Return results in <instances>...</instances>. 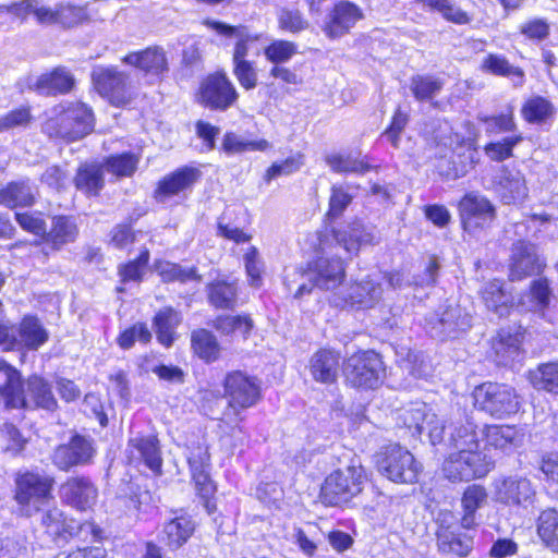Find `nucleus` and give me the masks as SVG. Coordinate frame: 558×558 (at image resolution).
<instances>
[{
    "instance_id": "nucleus-60",
    "label": "nucleus",
    "mask_w": 558,
    "mask_h": 558,
    "mask_svg": "<svg viewBox=\"0 0 558 558\" xmlns=\"http://www.w3.org/2000/svg\"><path fill=\"white\" fill-rule=\"evenodd\" d=\"M151 339V332L148 327L143 323H137L132 327L123 330L117 341L120 348L128 350L132 348L135 341H140L142 343H148Z\"/></svg>"
},
{
    "instance_id": "nucleus-10",
    "label": "nucleus",
    "mask_w": 558,
    "mask_h": 558,
    "mask_svg": "<svg viewBox=\"0 0 558 558\" xmlns=\"http://www.w3.org/2000/svg\"><path fill=\"white\" fill-rule=\"evenodd\" d=\"M384 292L380 272H375L342 289L333 299V303L337 306L372 308L383 299Z\"/></svg>"
},
{
    "instance_id": "nucleus-17",
    "label": "nucleus",
    "mask_w": 558,
    "mask_h": 558,
    "mask_svg": "<svg viewBox=\"0 0 558 558\" xmlns=\"http://www.w3.org/2000/svg\"><path fill=\"white\" fill-rule=\"evenodd\" d=\"M225 393L229 398L231 408L243 410L253 407L257 402L260 388L255 377L236 371L226 376Z\"/></svg>"
},
{
    "instance_id": "nucleus-5",
    "label": "nucleus",
    "mask_w": 558,
    "mask_h": 558,
    "mask_svg": "<svg viewBox=\"0 0 558 558\" xmlns=\"http://www.w3.org/2000/svg\"><path fill=\"white\" fill-rule=\"evenodd\" d=\"M368 481L362 464L352 463L330 473L322 486L323 502L328 506H342L360 495Z\"/></svg>"
},
{
    "instance_id": "nucleus-3",
    "label": "nucleus",
    "mask_w": 558,
    "mask_h": 558,
    "mask_svg": "<svg viewBox=\"0 0 558 558\" xmlns=\"http://www.w3.org/2000/svg\"><path fill=\"white\" fill-rule=\"evenodd\" d=\"M0 374L4 377V384L0 385V396L7 408H41L49 411L56 409L57 401L44 378L31 376L25 390L20 372L4 360H0Z\"/></svg>"
},
{
    "instance_id": "nucleus-54",
    "label": "nucleus",
    "mask_w": 558,
    "mask_h": 558,
    "mask_svg": "<svg viewBox=\"0 0 558 558\" xmlns=\"http://www.w3.org/2000/svg\"><path fill=\"white\" fill-rule=\"evenodd\" d=\"M155 269L163 281L178 280L185 282L189 280H201V277L196 274L195 268L185 269L180 265L170 262H158L155 265Z\"/></svg>"
},
{
    "instance_id": "nucleus-6",
    "label": "nucleus",
    "mask_w": 558,
    "mask_h": 558,
    "mask_svg": "<svg viewBox=\"0 0 558 558\" xmlns=\"http://www.w3.org/2000/svg\"><path fill=\"white\" fill-rule=\"evenodd\" d=\"M377 468L391 482L403 484L415 483L421 472L413 454L399 445L387 446L378 453Z\"/></svg>"
},
{
    "instance_id": "nucleus-42",
    "label": "nucleus",
    "mask_w": 558,
    "mask_h": 558,
    "mask_svg": "<svg viewBox=\"0 0 558 558\" xmlns=\"http://www.w3.org/2000/svg\"><path fill=\"white\" fill-rule=\"evenodd\" d=\"M530 381L536 389L558 395V362L538 365L530 372Z\"/></svg>"
},
{
    "instance_id": "nucleus-38",
    "label": "nucleus",
    "mask_w": 558,
    "mask_h": 558,
    "mask_svg": "<svg viewBox=\"0 0 558 558\" xmlns=\"http://www.w3.org/2000/svg\"><path fill=\"white\" fill-rule=\"evenodd\" d=\"M520 343L521 333H511L501 330L493 342V350L495 352L497 363L508 365L518 357Z\"/></svg>"
},
{
    "instance_id": "nucleus-62",
    "label": "nucleus",
    "mask_w": 558,
    "mask_h": 558,
    "mask_svg": "<svg viewBox=\"0 0 558 558\" xmlns=\"http://www.w3.org/2000/svg\"><path fill=\"white\" fill-rule=\"evenodd\" d=\"M279 27L290 33H300L308 27V22L296 9L282 8L278 13Z\"/></svg>"
},
{
    "instance_id": "nucleus-49",
    "label": "nucleus",
    "mask_w": 558,
    "mask_h": 558,
    "mask_svg": "<svg viewBox=\"0 0 558 558\" xmlns=\"http://www.w3.org/2000/svg\"><path fill=\"white\" fill-rule=\"evenodd\" d=\"M478 120L485 124V132L488 135L517 131V123L514 121L512 108H509L507 112L496 116L481 114L478 116Z\"/></svg>"
},
{
    "instance_id": "nucleus-23",
    "label": "nucleus",
    "mask_w": 558,
    "mask_h": 558,
    "mask_svg": "<svg viewBox=\"0 0 558 558\" xmlns=\"http://www.w3.org/2000/svg\"><path fill=\"white\" fill-rule=\"evenodd\" d=\"M62 499L78 510L92 508L97 499V489L87 477H71L60 488Z\"/></svg>"
},
{
    "instance_id": "nucleus-56",
    "label": "nucleus",
    "mask_w": 558,
    "mask_h": 558,
    "mask_svg": "<svg viewBox=\"0 0 558 558\" xmlns=\"http://www.w3.org/2000/svg\"><path fill=\"white\" fill-rule=\"evenodd\" d=\"M438 547L442 553L453 554L459 557H464L469 554L472 547V542L469 538H461L448 531H441L437 535Z\"/></svg>"
},
{
    "instance_id": "nucleus-51",
    "label": "nucleus",
    "mask_w": 558,
    "mask_h": 558,
    "mask_svg": "<svg viewBox=\"0 0 558 558\" xmlns=\"http://www.w3.org/2000/svg\"><path fill=\"white\" fill-rule=\"evenodd\" d=\"M441 80L430 75H416L411 80V90L417 100H429L442 89Z\"/></svg>"
},
{
    "instance_id": "nucleus-58",
    "label": "nucleus",
    "mask_w": 558,
    "mask_h": 558,
    "mask_svg": "<svg viewBox=\"0 0 558 558\" xmlns=\"http://www.w3.org/2000/svg\"><path fill=\"white\" fill-rule=\"evenodd\" d=\"M243 260L250 286L259 288L262 286L264 263L260 258L258 250L255 246H250L243 255Z\"/></svg>"
},
{
    "instance_id": "nucleus-8",
    "label": "nucleus",
    "mask_w": 558,
    "mask_h": 558,
    "mask_svg": "<svg viewBox=\"0 0 558 558\" xmlns=\"http://www.w3.org/2000/svg\"><path fill=\"white\" fill-rule=\"evenodd\" d=\"M53 478L41 473L25 472L15 480V500L26 515L37 512L51 497Z\"/></svg>"
},
{
    "instance_id": "nucleus-40",
    "label": "nucleus",
    "mask_w": 558,
    "mask_h": 558,
    "mask_svg": "<svg viewBox=\"0 0 558 558\" xmlns=\"http://www.w3.org/2000/svg\"><path fill=\"white\" fill-rule=\"evenodd\" d=\"M537 534L544 545L558 554V511L546 509L537 518Z\"/></svg>"
},
{
    "instance_id": "nucleus-61",
    "label": "nucleus",
    "mask_w": 558,
    "mask_h": 558,
    "mask_svg": "<svg viewBox=\"0 0 558 558\" xmlns=\"http://www.w3.org/2000/svg\"><path fill=\"white\" fill-rule=\"evenodd\" d=\"M33 120L28 107H20L0 117V133L8 132L16 128H26Z\"/></svg>"
},
{
    "instance_id": "nucleus-34",
    "label": "nucleus",
    "mask_w": 558,
    "mask_h": 558,
    "mask_svg": "<svg viewBox=\"0 0 558 558\" xmlns=\"http://www.w3.org/2000/svg\"><path fill=\"white\" fill-rule=\"evenodd\" d=\"M486 447L502 452H510L515 449L520 441L521 435L514 426L510 425H490L484 432Z\"/></svg>"
},
{
    "instance_id": "nucleus-21",
    "label": "nucleus",
    "mask_w": 558,
    "mask_h": 558,
    "mask_svg": "<svg viewBox=\"0 0 558 558\" xmlns=\"http://www.w3.org/2000/svg\"><path fill=\"white\" fill-rule=\"evenodd\" d=\"M128 458L131 463H144L155 474L161 472L162 459L155 436H135L129 440Z\"/></svg>"
},
{
    "instance_id": "nucleus-15",
    "label": "nucleus",
    "mask_w": 558,
    "mask_h": 558,
    "mask_svg": "<svg viewBox=\"0 0 558 558\" xmlns=\"http://www.w3.org/2000/svg\"><path fill=\"white\" fill-rule=\"evenodd\" d=\"M463 228L469 233L488 227L496 217L494 205L483 195L466 194L459 204Z\"/></svg>"
},
{
    "instance_id": "nucleus-33",
    "label": "nucleus",
    "mask_w": 558,
    "mask_h": 558,
    "mask_svg": "<svg viewBox=\"0 0 558 558\" xmlns=\"http://www.w3.org/2000/svg\"><path fill=\"white\" fill-rule=\"evenodd\" d=\"M194 523L187 515L175 517L167 522L160 534V542L171 550L180 548L194 532Z\"/></svg>"
},
{
    "instance_id": "nucleus-4",
    "label": "nucleus",
    "mask_w": 558,
    "mask_h": 558,
    "mask_svg": "<svg viewBox=\"0 0 558 558\" xmlns=\"http://www.w3.org/2000/svg\"><path fill=\"white\" fill-rule=\"evenodd\" d=\"M95 118L90 107L82 101H65L54 106L43 124V132L51 138L74 142L94 130Z\"/></svg>"
},
{
    "instance_id": "nucleus-64",
    "label": "nucleus",
    "mask_w": 558,
    "mask_h": 558,
    "mask_svg": "<svg viewBox=\"0 0 558 558\" xmlns=\"http://www.w3.org/2000/svg\"><path fill=\"white\" fill-rule=\"evenodd\" d=\"M0 432L2 440L5 444V451L16 456L24 450L26 439L13 424L4 423Z\"/></svg>"
},
{
    "instance_id": "nucleus-14",
    "label": "nucleus",
    "mask_w": 558,
    "mask_h": 558,
    "mask_svg": "<svg viewBox=\"0 0 558 558\" xmlns=\"http://www.w3.org/2000/svg\"><path fill=\"white\" fill-rule=\"evenodd\" d=\"M239 95L225 73L207 76L201 87L198 100L205 107L215 110H226L238 99Z\"/></svg>"
},
{
    "instance_id": "nucleus-53",
    "label": "nucleus",
    "mask_w": 558,
    "mask_h": 558,
    "mask_svg": "<svg viewBox=\"0 0 558 558\" xmlns=\"http://www.w3.org/2000/svg\"><path fill=\"white\" fill-rule=\"evenodd\" d=\"M140 157L135 154L123 153L110 156L106 160V169L116 177H131L138 165Z\"/></svg>"
},
{
    "instance_id": "nucleus-55",
    "label": "nucleus",
    "mask_w": 558,
    "mask_h": 558,
    "mask_svg": "<svg viewBox=\"0 0 558 558\" xmlns=\"http://www.w3.org/2000/svg\"><path fill=\"white\" fill-rule=\"evenodd\" d=\"M43 525L46 527V532L52 537H66V534L71 535L73 526H71L64 515L63 512L58 508L49 509L43 515Z\"/></svg>"
},
{
    "instance_id": "nucleus-35",
    "label": "nucleus",
    "mask_w": 558,
    "mask_h": 558,
    "mask_svg": "<svg viewBox=\"0 0 558 558\" xmlns=\"http://www.w3.org/2000/svg\"><path fill=\"white\" fill-rule=\"evenodd\" d=\"M123 61L134 65L146 73L158 75L167 69L165 53L158 48H148L142 52H133L124 57Z\"/></svg>"
},
{
    "instance_id": "nucleus-22",
    "label": "nucleus",
    "mask_w": 558,
    "mask_h": 558,
    "mask_svg": "<svg viewBox=\"0 0 558 558\" xmlns=\"http://www.w3.org/2000/svg\"><path fill=\"white\" fill-rule=\"evenodd\" d=\"M201 172L192 167H183L166 175L160 180L155 192V197L160 203H166L173 196L185 194L199 179Z\"/></svg>"
},
{
    "instance_id": "nucleus-20",
    "label": "nucleus",
    "mask_w": 558,
    "mask_h": 558,
    "mask_svg": "<svg viewBox=\"0 0 558 558\" xmlns=\"http://www.w3.org/2000/svg\"><path fill=\"white\" fill-rule=\"evenodd\" d=\"M95 453L93 440L80 435L74 436L68 445L59 446L53 452V463L63 471L89 462Z\"/></svg>"
},
{
    "instance_id": "nucleus-30",
    "label": "nucleus",
    "mask_w": 558,
    "mask_h": 558,
    "mask_svg": "<svg viewBox=\"0 0 558 558\" xmlns=\"http://www.w3.org/2000/svg\"><path fill=\"white\" fill-rule=\"evenodd\" d=\"M74 78L64 68H57L49 73L36 77L31 88L40 95L64 94L71 90Z\"/></svg>"
},
{
    "instance_id": "nucleus-25",
    "label": "nucleus",
    "mask_w": 558,
    "mask_h": 558,
    "mask_svg": "<svg viewBox=\"0 0 558 558\" xmlns=\"http://www.w3.org/2000/svg\"><path fill=\"white\" fill-rule=\"evenodd\" d=\"M529 304L526 310L537 313L546 322L554 324L556 322L555 312L558 305L551 304L553 292L547 279L534 280L530 287Z\"/></svg>"
},
{
    "instance_id": "nucleus-52",
    "label": "nucleus",
    "mask_w": 558,
    "mask_h": 558,
    "mask_svg": "<svg viewBox=\"0 0 558 558\" xmlns=\"http://www.w3.org/2000/svg\"><path fill=\"white\" fill-rule=\"evenodd\" d=\"M298 53V45L293 41L277 39L264 49L265 58L279 65L289 62Z\"/></svg>"
},
{
    "instance_id": "nucleus-1",
    "label": "nucleus",
    "mask_w": 558,
    "mask_h": 558,
    "mask_svg": "<svg viewBox=\"0 0 558 558\" xmlns=\"http://www.w3.org/2000/svg\"><path fill=\"white\" fill-rule=\"evenodd\" d=\"M318 240L320 256L308 264L305 276L313 286L323 290L337 288L345 277L343 262L333 255V247L340 246L347 253L355 254L362 246L378 243L375 229L360 221L340 229L326 230Z\"/></svg>"
},
{
    "instance_id": "nucleus-26",
    "label": "nucleus",
    "mask_w": 558,
    "mask_h": 558,
    "mask_svg": "<svg viewBox=\"0 0 558 558\" xmlns=\"http://www.w3.org/2000/svg\"><path fill=\"white\" fill-rule=\"evenodd\" d=\"M339 364V353L328 349H320L311 356L308 369L315 381L332 384L338 378Z\"/></svg>"
},
{
    "instance_id": "nucleus-44",
    "label": "nucleus",
    "mask_w": 558,
    "mask_h": 558,
    "mask_svg": "<svg viewBox=\"0 0 558 558\" xmlns=\"http://www.w3.org/2000/svg\"><path fill=\"white\" fill-rule=\"evenodd\" d=\"M191 343L193 351L202 360L206 362L217 360L220 348L211 332L205 329L194 331L191 337Z\"/></svg>"
},
{
    "instance_id": "nucleus-29",
    "label": "nucleus",
    "mask_w": 558,
    "mask_h": 558,
    "mask_svg": "<svg viewBox=\"0 0 558 558\" xmlns=\"http://www.w3.org/2000/svg\"><path fill=\"white\" fill-rule=\"evenodd\" d=\"M0 12H8L22 20L33 15L39 24H54L58 20L57 8L52 9L39 0H22L11 5H0Z\"/></svg>"
},
{
    "instance_id": "nucleus-7",
    "label": "nucleus",
    "mask_w": 558,
    "mask_h": 558,
    "mask_svg": "<svg viewBox=\"0 0 558 558\" xmlns=\"http://www.w3.org/2000/svg\"><path fill=\"white\" fill-rule=\"evenodd\" d=\"M385 368L374 351L357 352L347 359L343 374L347 383L356 388L374 389L383 380Z\"/></svg>"
},
{
    "instance_id": "nucleus-27",
    "label": "nucleus",
    "mask_w": 558,
    "mask_h": 558,
    "mask_svg": "<svg viewBox=\"0 0 558 558\" xmlns=\"http://www.w3.org/2000/svg\"><path fill=\"white\" fill-rule=\"evenodd\" d=\"M480 68L485 73L509 78L513 87H522L525 83L523 69L510 63L504 54L488 53L483 58Z\"/></svg>"
},
{
    "instance_id": "nucleus-32",
    "label": "nucleus",
    "mask_w": 558,
    "mask_h": 558,
    "mask_svg": "<svg viewBox=\"0 0 558 558\" xmlns=\"http://www.w3.org/2000/svg\"><path fill=\"white\" fill-rule=\"evenodd\" d=\"M482 298L486 307L498 317L508 316L514 305L512 294L505 290L504 283L499 280L486 283L482 291Z\"/></svg>"
},
{
    "instance_id": "nucleus-11",
    "label": "nucleus",
    "mask_w": 558,
    "mask_h": 558,
    "mask_svg": "<svg viewBox=\"0 0 558 558\" xmlns=\"http://www.w3.org/2000/svg\"><path fill=\"white\" fill-rule=\"evenodd\" d=\"M471 327V316L457 304H447L426 318L427 332L433 338H456Z\"/></svg>"
},
{
    "instance_id": "nucleus-46",
    "label": "nucleus",
    "mask_w": 558,
    "mask_h": 558,
    "mask_svg": "<svg viewBox=\"0 0 558 558\" xmlns=\"http://www.w3.org/2000/svg\"><path fill=\"white\" fill-rule=\"evenodd\" d=\"M521 114L530 123L545 122L554 114V106L548 99L534 96L524 102Z\"/></svg>"
},
{
    "instance_id": "nucleus-31",
    "label": "nucleus",
    "mask_w": 558,
    "mask_h": 558,
    "mask_svg": "<svg viewBox=\"0 0 558 558\" xmlns=\"http://www.w3.org/2000/svg\"><path fill=\"white\" fill-rule=\"evenodd\" d=\"M496 191L506 204L523 201L527 195L524 177L515 170L502 169L497 177Z\"/></svg>"
},
{
    "instance_id": "nucleus-2",
    "label": "nucleus",
    "mask_w": 558,
    "mask_h": 558,
    "mask_svg": "<svg viewBox=\"0 0 558 558\" xmlns=\"http://www.w3.org/2000/svg\"><path fill=\"white\" fill-rule=\"evenodd\" d=\"M475 423L465 418L450 427L448 444L456 451L448 454L441 465L442 475L450 482H469L485 477L495 466L494 460L481 451Z\"/></svg>"
},
{
    "instance_id": "nucleus-24",
    "label": "nucleus",
    "mask_w": 558,
    "mask_h": 558,
    "mask_svg": "<svg viewBox=\"0 0 558 558\" xmlns=\"http://www.w3.org/2000/svg\"><path fill=\"white\" fill-rule=\"evenodd\" d=\"M16 350H38L49 339V332L35 316H24L15 326Z\"/></svg>"
},
{
    "instance_id": "nucleus-59",
    "label": "nucleus",
    "mask_w": 558,
    "mask_h": 558,
    "mask_svg": "<svg viewBox=\"0 0 558 558\" xmlns=\"http://www.w3.org/2000/svg\"><path fill=\"white\" fill-rule=\"evenodd\" d=\"M304 165V155L301 153H296L288 157L286 160L281 162L272 163L265 173V181L270 182L271 180L281 177L292 174L301 169Z\"/></svg>"
},
{
    "instance_id": "nucleus-39",
    "label": "nucleus",
    "mask_w": 558,
    "mask_h": 558,
    "mask_svg": "<svg viewBox=\"0 0 558 558\" xmlns=\"http://www.w3.org/2000/svg\"><path fill=\"white\" fill-rule=\"evenodd\" d=\"M180 323L181 316L173 308L168 307L156 314L154 325L157 339L162 345L168 348L173 343L175 329Z\"/></svg>"
},
{
    "instance_id": "nucleus-12",
    "label": "nucleus",
    "mask_w": 558,
    "mask_h": 558,
    "mask_svg": "<svg viewBox=\"0 0 558 558\" xmlns=\"http://www.w3.org/2000/svg\"><path fill=\"white\" fill-rule=\"evenodd\" d=\"M401 420L407 428L413 435H421L424 430L427 432L428 437L433 445L444 440L445 425L437 415L433 412L432 408L424 402H414L404 408L399 413Z\"/></svg>"
},
{
    "instance_id": "nucleus-9",
    "label": "nucleus",
    "mask_w": 558,
    "mask_h": 558,
    "mask_svg": "<svg viewBox=\"0 0 558 558\" xmlns=\"http://www.w3.org/2000/svg\"><path fill=\"white\" fill-rule=\"evenodd\" d=\"M474 398L478 407L496 417L514 414L520 409V397L507 385L485 383L477 387Z\"/></svg>"
},
{
    "instance_id": "nucleus-28",
    "label": "nucleus",
    "mask_w": 558,
    "mask_h": 558,
    "mask_svg": "<svg viewBox=\"0 0 558 558\" xmlns=\"http://www.w3.org/2000/svg\"><path fill=\"white\" fill-rule=\"evenodd\" d=\"M205 24L222 36L236 39L232 54L233 63L247 62L245 58L248 52V46L257 40V36L251 35L245 26H230L221 22L209 20H207Z\"/></svg>"
},
{
    "instance_id": "nucleus-50",
    "label": "nucleus",
    "mask_w": 558,
    "mask_h": 558,
    "mask_svg": "<svg viewBox=\"0 0 558 558\" xmlns=\"http://www.w3.org/2000/svg\"><path fill=\"white\" fill-rule=\"evenodd\" d=\"M215 327L226 335H239L244 339L253 328V322L248 316H220L215 322Z\"/></svg>"
},
{
    "instance_id": "nucleus-19",
    "label": "nucleus",
    "mask_w": 558,
    "mask_h": 558,
    "mask_svg": "<svg viewBox=\"0 0 558 558\" xmlns=\"http://www.w3.org/2000/svg\"><path fill=\"white\" fill-rule=\"evenodd\" d=\"M544 267L534 244L518 241L512 245L509 262V277L512 281L537 275Z\"/></svg>"
},
{
    "instance_id": "nucleus-13",
    "label": "nucleus",
    "mask_w": 558,
    "mask_h": 558,
    "mask_svg": "<svg viewBox=\"0 0 558 558\" xmlns=\"http://www.w3.org/2000/svg\"><path fill=\"white\" fill-rule=\"evenodd\" d=\"M92 78L97 92L114 106H124L132 99L129 76L111 66H96Z\"/></svg>"
},
{
    "instance_id": "nucleus-36",
    "label": "nucleus",
    "mask_w": 558,
    "mask_h": 558,
    "mask_svg": "<svg viewBox=\"0 0 558 558\" xmlns=\"http://www.w3.org/2000/svg\"><path fill=\"white\" fill-rule=\"evenodd\" d=\"M487 501L486 489L477 484H473L466 487L462 496V508L464 514L461 519V524L464 529L473 527L475 522V512L482 508Z\"/></svg>"
},
{
    "instance_id": "nucleus-57",
    "label": "nucleus",
    "mask_w": 558,
    "mask_h": 558,
    "mask_svg": "<svg viewBox=\"0 0 558 558\" xmlns=\"http://www.w3.org/2000/svg\"><path fill=\"white\" fill-rule=\"evenodd\" d=\"M522 135L507 136L499 142L489 143L484 147L487 157L494 161H502L512 156V149L522 141Z\"/></svg>"
},
{
    "instance_id": "nucleus-16",
    "label": "nucleus",
    "mask_w": 558,
    "mask_h": 558,
    "mask_svg": "<svg viewBox=\"0 0 558 558\" xmlns=\"http://www.w3.org/2000/svg\"><path fill=\"white\" fill-rule=\"evenodd\" d=\"M496 499L509 507L526 509L536 498V489L533 483L522 476H508L496 481Z\"/></svg>"
},
{
    "instance_id": "nucleus-48",
    "label": "nucleus",
    "mask_w": 558,
    "mask_h": 558,
    "mask_svg": "<svg viewBox=\"0 0 558 558\" xmlns=\"http://www.w3.org/2000/svg\"><path fill=\"white\" fill-rule=\"evenodd\" d=\"M77 235V227L71 218L56 217L52 228L46 235V240L59 247L65 243L73 242Z\"/></svg>"
},
{
    "instance_id": "nucleus-63",
    "label": "nucleus",
    "mask_w": 558,
    "mask_h": 558,
    "mask_svg": "<svg viewBox=\"0 0 558 558\" xmlns=\"http://www.w3.org/2000/svg\"><path fill=\"white\" fill-rule=\"evenodd\" d=\"M149 259L148 250L141 252L140 256L126 265L119 268V275L123 282L126 281H140L143 274L145 272L146 265Z\"/></svg>"
},
{
    "instance_id": "nucleus-37",
    "label": "nucleus",
    "mask_w": 558,
    "mask_h": 558,
    "mask_svg": "<svg viewBox=\"0 0 558 558\" xmlns=\"http://www.w3.org/2000/svg\"><path fill=\"white\" fill-rule=\"evenodd\" d=\"M75 186L87 195H97L104 187V170L97 163H85L77 170Z\"/></svg>"
},
{
    "instance_id": "nucleus-41",
    "label": "nucleus",
    "mask_w": 558,
    "mask_h": 558,
    "mask_svg": "<svg viewBox=\"0 0 558 558\" xmlns=\"http://www.w3.org/2000/svg\"><path fill=\"white\" fill-rule=\"evenodd\" d=\"M34 191L28 182H13L0 190V204L7 207L31 206L34 203Z\"/></svg>"
},
{
    "instance_id": "nucleus-43",
    "label": "nucleus",
    "mask_w": 558,
    "mask_h": 558,
    "mask_svg": "<svg viewBox=\"0 0 558 558\" xmlns=\"http://www.w3.org/2000/svg\"><path fill=\"white\" fill-rule=\"evenodd\" d=\"M209 303L217 308H233L236 304L238 288L233 282L219 280L208 286Z\"/></svg>"
},
{
    "instance_id": "nucleus-18",
    "label": "nucleus",
    "mask_w": 558,
    "mask_h": 558,
    "mask_svg": "<svg viewBox=\"0 0 558 558\" xmlns=\"http://www.w3.org/2000/svg\"><path fill=\"white\" fill-rule=\"evenodd\" d=\"M363 19L362 10L350 1H340L327 14L323 32L329 39H338L354 27Z\"/></svg>"
},
{
    "instance_id": "nucleus-45",
    "label": "nucleus",
    "mask_w": 558,
    "mask_h": 558,
    "mask_svg": "<svg viewBox=\"0 0 558 558\" xmlns=\"http://www.w3.org/2000/svg\"><path fill=\"white\" fill-rule=\"evenodd\" d=\"M270 146V143L266 140L252 141L235 133H227L222 141V150L228 155L255 150L265 151Z\"/></svg>"
},
{
    "instance_id": "nucleus-47",
    "label": "nucleus",
    "mask_w": 558,
    "mask_h": 558,
    "mask_svg": "<svg viewBox=\"0 0 558 558\" xmlns=\"http://www.w3.org/2000/svg\"><path fill=\"white\" fill-rule=\"evenodd\" d=\"M326 163L338 173H364L371 166L363 159L351 154H331L326 157Z\"/></svg>"
}]
</instances>
